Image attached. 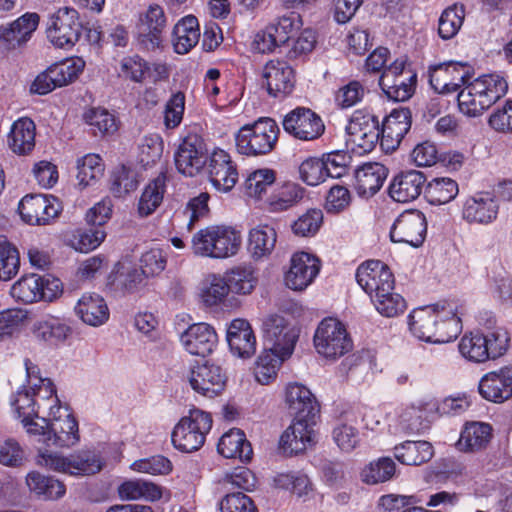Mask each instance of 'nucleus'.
I'll return each instance as SVG.
<instances>
[{"mask_svg":"<svg viewBox=\"0 0 512 512\" xmlns=\"http://www.w3.org/2000/svg\"><path fill=\"white\" fill-rule=\"evenodd\" d=\"M376 310L383 316L391 318L403 313L406 308L405 299L398 293L387 291L383 293V297H375L371 299Z\"/></svg>","mask_w":512,"mask_h":512,"instance_id":"0e129e2a","label":"nucleus"},{"mask_svg":"<svg viewBox=\"0 0 512 512\" xmlns=\"http://www.w3.org/2000/svg\"><path fill=\"white\" fill-rule=\"evenodd\" d=\"M276 241L277 233L272 226L258 225L249 233L248 250L254 259H260L271 254Z\"/></svg>","mask_w":512,"mask_h":512,"instance_id":"a19ab883","label":"nucleus"},{"mask_svg":"<svg viewBox=\"0 0 512 512\" xmlns=\"http://www.w3.org/2000/svg\"><path fill=\"white\" fill-rule=\"evenodd\" d=\"M265 346L284 356H290L295 348L299 334L281 315L273 314L263 322Z\"/></svg>","mask_w":512,"mask_h":512,"instance_id":"f3484780","label":"nucleus"},{"mask_svg":"<svg viewBox=\"0 0 512 512\" xmlns=\"http://www.w3.org/2000/svg\"><path fill=\"white\" fill-rule=\"evenodd\" d=\"M63 292V283L50 274L30 273L23 275L10 289L11 297L24 305L40 301L51 302Z\"/></svg>","mask_w":512,"mask_h":512,"instance_id":"1a4fd4ad","label":"nucleus"},{"mask_svg":"<svg viewBox=\"0 0 512 512\" xmlns=\"http://www.w3.org/2000/svg\"><path fill=\"white\" fill-rule=\"evenodd\" d=\"M412 112L408 107L393 109L381 123L380 147L385 153L395 151L411 129Z\"/></svg>","mask_w":512,"mask_h":512,"instance_id":"dca6fc26","label":"nucleus"},{"mask_svg":"<svg viewBox=\"0 0 512 512\" xmlns=\"http://www.w3.org/2000/svg\"><path fill=\"white\" fill-rule=\"evenodd\" d=\"M396 473V464L390 457H381L370 462L361 471V480L366 484L389 481Z\"/></svg>","mask_w":512,"mask_h":512,"instance_id":"3c124183","label":"nucleus"},{"mask_svg":"<svg viewBox=\"0 0 512 512\" xmlns=\"http://www.w3.org/2000/svg\"><path fill=\"white\" fill-rule=\"evenodd\" d=\"M263 83L267 93L274 98H284L292 93L295 73L290 64L283 60H270L263 68Z\"/></svg>","mask_w":512,"mask_h":512,"instance_id":"6ab92c4d","label":"nucleus"},{"mask_svg":"<svg viewBox=\"0 0 512 512\" xmlns=\"http://www.w3.org/2000/svg\"><path fill=\"white\" fill-rule=\"evenodd\" d=\"M464 85L456 100L460 111L469 117L482 115L508 91L507 81L498 74H484Z\"/></svg>","mask_w":512,"mask_h":512,"instance_id":"f03ea898","label":"nucleus"},{"mask_svg":"<svg viewBox=\"0 0 512 512\" xmlns=\"http://www.w3.org/2000/svg\"><path fill=\"white\" fill-rule=\"evenodd\" d=\"M320 260L307 252H297L290 260V269L285 274V282L288 288L295 291L306 289L319 274Z\"/></svg>","mask_w":512,"mask_h":512,"instance_id":"aec40b11","label":"nucleus"},{"mask_svg":"<svg viewBox=\"0 0 512 512\" xmlns=\"http://www.w3.org/2000/svg\"><path fill=\"white\" fill-rule=\"evenodd\" d=\"M130 468L138 473L168 475L173 470V464L163 455H154L134 461Z\"/></svg>","mask_w":512,"mask_h":512,"instance_id":"13d9d810","label":"nucleus"},{"mask_svg":"<svg viewBox=\"0 0 512 512\" xmlns=\"http://www.w3.org/2000/svg\"><path fill=\"white\" fill-rule=\"evenodd\" d=\"M300 179L309 186H316L328 177L322 157H308L299 166Z\"/></svg>","mask_w":512,"mask_h":512,"instance_id":"4d7b16f0","label":"nucleus"},{"mask_svg":"<svg viewBox=\"0 0 512 512\" xmlns=\"http://www.w3.org/2000/svg\"><path fill=\"white\" fill-rule=\"evenodd\" d=\"M492 426L484 422L466 423L456 443L459 451L476 452L483 450L492 438Z\"/></svg>","mask_w":512,"mask_h":512,"instance_id":"72a5a7b5","label":"nucleus"},{"mask_svg":"<svg viewBox=\"0 0 512 512\" xmlns=\"http://www.w3.org/2000/svg\"><path fill=\"white\" fill-rule=\"evenodd\" d=\"M186 97L184 92L172 93L164 108V125L167 129L177 128L184 116Z\"/></svg>","mask_w":512,"mask_h":512,"instance_id":"052dcab7","label":"nucleus"},{"mask_svg":"<svg viewBox=\"0 0 512 512\" xmlns=\"http://www.w3.org/2000/svg\"><path fill=\"white\" fill-rule=\"evenodd\" d=\"M465 16L463 6L456 4L446 8L440 15L438 21V35L443 40L455 37L460 30Z\"/></svg>","mask_w":512,"mask_h":512,"instance_id":"5fc2aeb1","label":"nucleus"},{"mask_svg":"<svg viewBox=\"0 0 512 512\" xmlns=\"http://www.w3.org/2000/svg\"><path fill=\"white\" fill-rule=\"evenodd\" d=\"M381 123L369 109H357L346 126L347 142L353 145V151L359 155L370 153L380 144Z\"/></svg>","mask_w":512,"mask_h":512,"instance_id":"9d476101","label":"nucleus"},{"mask_svg":"<svg viewBox=\"0 0 512 512\" xmlns=\"http://www.w3.org/2000/svg\"><path fill=\"white\" fill-rule=\"evenodd\" d=\"M509 341V334L504 328L498 327L487 334L477 330L465 334L458 344V349L467 361L484 363L505 354Z\"/></svg>","mask_w":512,"mask_h":512,"instance_id":"20e7f679","label":"nucleus"},{"mask_svg":"<svg viewBox=\"0 0 512 512\" xmlns=\"http://www.w3.org/2000/svg\"><path fill=\"white\" fill-rule=\"evenodd\" d=\"M276 181V172L273 169L264 168L253 171L244 182L245 193L249 197L262 199L269 188Z\"/></svg>","mask_w":512,"mask_h":512,"instance_id":"864d4df0","label":"nucleus"},{"mask_svg":"<svg viewBox=\"0 0 512 512\" xmlns=\"http://www.w3.org/2000/svg\"><path fill=\"white\" fill-rule=\"evenodd\" d=\"M26 377L34 394L44 392V398H50L56 395V388L54 383L49 378H42L40 376V369L30 359L26 358L24 361Z\"/></svg>","mask_w":512,"mask_h":512,"instance_id":"e2e57ef3","label":"nucleus"},{"mask_svg":"<svg viewBox=\"0 0 512 512\" xmlns=\"http://www.w3.org/2000/svg\"><path fill=\"white\" fill-rule=\"evenodd\" d=\"M209 151L204 138L189 132L181 141L174 155L176 169L184 176L197 175L208 162Z\"/></svg>","mask_w":512,"mask_h":512,"instance_id":"f8f14e48","label":"nucleus"},{"mask_svg":"<svg viewBox=\"0 0 512 512\" xmlns=\"http://www.w3.org/2000/svg\"><path fill=\"white\" fill-rule=\"evenodd\" d=\"M226 339L233 355L246 359L256 352V337L250 323L234 319L227 328Z\"/></svg>","mask_w":512,"mask_h":512,"instance_id":"cd10ccee","label":"nucleus"},{"mask_svg":"<svg viewBox=\"0 0 512 512\" xmlns=\"http://www.w3.org/2000/svg\"><path fill=\"white\" fill-rule=\"evenodd\" d=\"M323 222V213L320 209H309L291 225L295 235L300 237L314 236Z\"/></svg>","mask_w":512,"mask_h":512,"instance_id":"bf43d9fd","label":"nucleus"},{"mask_svg":"<svg viewBox=\"0 0 512 512\" xmlns=\"http://www.w3.org/2000/svg\"><path fill=\"white\" fill-rule=\"evenodd\" d=\"M479 394L487 401L503 403L512 397V366L485 374L479 381Z\"/></svg>","mask_w":512,"mask_h":512,"instance_id":"5701e85b","label":"nucleus"},{"mask_svg":"<svg viewBox=\"0 0 512 512\" xmlns=\"http://www.w3.org/2000/svg\"><path fill=\"white\" fill-rule=\"evenodd\" d=\"M83 119L96 137L112 135L118 129L115 116L104 108H90L83 114Z\"/></svg>","mask_w":512,"mask_h":512,"instance_id":"09e8293b","label":"nucleus"},{"mask_svg":"<svg viewBox=\"0 0 512 512\" xmlns=\"http://www.w3.org/2000/svg\"><path fill=\"white\" fill-rule=\"evenodd\" d=\"M105 237L106 233L103 228L87 224V227L75 230L67 244L75 251L88 253L100 246Z\"/></svg>","mask_w":512,"mask_h":512,"instance_id":"de8ad7c7","label":"nucleus"},{"mask_svg":"<svg viewBox=\"0 0 512 512\" xmlns=\"http://www.w3.org/2000/svg\"><path fill=\"white\" fill-rule=\"evenodd\" d=\"M37 13H25L15 21L0 26V44L5 49H15L25 44L37 29L39 24Z\"/></svg>","mask_w":512,"mask_h":512,"instance_id":"a878e982","label":"nucleus"},{"mask_svg":"<svg viewBox=\"0 0 512 512\" xmlns=\"http://www.w3.org/2000/svg\"><path fill=\"white\" fill-rule=\"evenodd\" d=\"M35 123L27 117L13 122L7 135V145L13 153L28 155L35 147Z\"/></svg>","mask_w":512,"mask_h":512,"instance_id":"2f4dec72","label":"nucleus"},{"mask_svg":"<svg viewBox=\"0 0 512 512\" xmlns=\"http://www.w3.org/2000/svg\"><path fill=\"white\" fill-rule=\"evenodd\" d=\"M453 71L463 70V73L459 76V81L465 84L469 79L473 77V69L470 65L464 62L448 61L432 65L429 67V83L432 89L437 92L440 86L444 82V78Z\"/></svg>","mask_w":512,"mask_h":512,"instance_id":"49530a36","label":"nucleus"},{"mask_svg":"<svg viewBox=\"0 0 512 512\" xmlns=\"http://www.w3.org/2000/svg\"><path fill=\"white\" fill-rule=\"evenodd\" d=\"M173 46L178 54H186L200 38L198 19L193 15L183 17L173 28Z\"/></svg>","mask_w":512,"mask_h":512,"instance_id":"c9c22d12","label":"nucleus"},{"mask_svg":"<svg viewBox=\"0 0 512 512\" xmlns=\"http://www.w3.org/2000/svg\"><path fill=\"white\" fill-rule=\"evenodd\" d=\"M77 184L79 190L95 185L104 175L105 164L98 154H87L77 161Z\"/></svg>","mask_w":512,"mask_h":512,"instance_id":"ea45409f","label":"nucleus"},{"mask_svg":"<svg viewBox=\"0 0 512 512\" xmlns=\"http://www.w3.org/2000/svg\"><path fill=\"white\" fill-rule=\"evenodd\" d=\"M75 312L84 323L93 327L103 325L110 316L105 299L96 293L84 294L78 300Z\"/></svg>","mask_w":512,"mask_h":512,"instance_id":"7c9ffc66","label":"nucleus"},{"mask_svg":"<svg viewBox=\"0 0 512 512\" xmlns=\"http://www.w3.org/2000/svg\"><path fill=\"white\" fill-rule=\"evenodd\" d=\"M355 278L358 285L371 299L383 297V293L392 291L395 278L390 268L380 260H367L356 270Z\"/></svg>","mask_w":512,"mask_h":512,"instance_id":"ddd939ff","label":"nucleus"},{"mask_svg":"<svg viewBox=\"0 0 512 512\" xmlns=\"http://www.w3.org/2000/svg\"><path fill=\"white\" fill-rule=\"evenodd\" d=\"M433 455L432 444L425 440H407L394 447L395 458L404 465L420 466L430 461Z\"/></svg>","mask_w":512,"mask_h":512,"instance_id":"f704fd0d","label":"nucleus"},{"mask_svg":"<svg viewBox=\"0 0 512 512\" xmlns=\"http://www.w3.org/2000/svg\"><path fill=\"white\" fill-rule=\"evenodd\" d=\"M444 313V304L435 303L414 309L408 316L411 333L419 340L431 343L435 336L436 323Z\"/></svg>","mask_w":512,"mask_h":512,"instance_id":"bb28decb","label":"nucleus"},{"mask_svg":"<svg viewBox=\"0 0 512 512\" xmlns=\"http://www.w3.org/2000/svg\"><path fill=\"white\" fill-rule=\"evenodd\" d=\"M499 205L490 192H480L466 200L463 219L469 223L488 224L498 215Z\"/></svg>","mask_w":512,"mask_h":512,"instance_id":"c85d7f7f","label":"nucleus"},{"mask_svg":"<svg viewBox=\"0 0 512 512\" xmlns=\"http://www.w3.org/2000/svg\"><path fill=\"white\" fill-rule=\"evenodd\" d=\"M212 424L210 413L198 408L191 409L189 415L182 417L172 431L171 441L174 448L183 453L199 450L204 445Z\"/></svg>","mask_w":512,"mask_h":512,"instance_id":"0eeeda50","label":"nucleus"},{"mask_svg":"<svg viewBox=\"0 0 512 512\" xmlns=\"http://www.w3.org/2000/svg\"><path fill=\"white\" fill-rule=\"evenodd\" d=\"M118 494L122 499H145L155 502L162 498L163 488L152 481L133 479L124 481L118 487Z\"/></svg>","mask_w":512,"mask_h":512,"instance_id":"58836bf2","label":"nucleus"},{"mask_svg":"<svg viewBox=\"0 0 512 512\" xmlns=\"http://www.w3.org/2000/svg\"><path fill=\"white\" fill-rule=\"evenodd\" d=\"M305 194V189L296 183H285L279 192L269 199V207L272 212H280L289 209L299 203Z\"/></svg>","mask_w":512,"mask_h":512,"instance_id":"6e6d98bb","label":"nucleus"},{"mask_svg":"<svg viewBox=\"0 0 512 512\" xmlns=\"http://www.w3.org/2000/svg\"><path fill=\"white\" fill-rule=\"evenodd\" d=\"M226 382L227 376L222 367L209 361L198 363L190 372L189 383L192 389L208 398L222 393Z\"/></svg>","mask_w":512,"mask_h":512,"instance_id":"a211bd4d","label":"nucleus"},{"mask_svg":"<svg viewBox=\"0 0 512 512\" xmlns=\"http://www.w3.org/2000/svg\"><path fill=\"white\" fill-rule=\"evenodd\" d=\"M280 134L277 122L270 117H260L242 126L235 135L237 152L245 156L266 155L275 148Z\"/></svg>","mask_w":512,"mask_h":512,"instance_id":"7ed1b4c3","label":"nucleus"},{"mask_svg":"<svg viewBox=\"0 0 512 512\" xmlns=\"http://www.w3.org/2000/svg\"><path fill=\"white\" fill-rule=\"evenodd\" d=\"M285 402L292 424L282 433L279 448L292 456L306 450L315 442L313 426L320 417V404L312 392L300 383H289L285 389Z\"/></svg>","mask_w":512,"mask_h":512,"instance_id":"f257e3e1","label":"nucleus"},{"mask_svg":"<svg viewBox=\"0 0 512 512\" xmlns=\"http://www.w3.org/2000/svg\"><path fill=\"white\" fill-rule=\"evenodd\" d=\"M138 184L136 171L124 164L116 167L111 174L110 190L117 198L124 197L136 190Z\"/></svg>","mask_w":512,"mask_h":512,"instance_id":"603ef678","label":"nucleus"},{"mask_svg":"<svg viewBox=\"0 0 512 512\" xmlns=\"http://www.w3.org/2000/svg\"><path fill=\"white\" fill-rule=\"evenodd\" d=\"M166 188V177L161 174L151 180L141 194L138 212L141 216H149L162 203Z\"/></svg>","mask_w":512,"mask_h":512,"instance_id":"c03bdc74","label":"nucleus"},{"mask_svg":"<svg viewBox=\"0 0 512 512\" xmlns=\"http://www.w3.org/2000/svg\"><path fill=\"white\" fill-rule=\"evenodd\" d=\"M356 190L361 197L374 196L383 186L388 169L381 163H367L354 172Z\"/></svg>","mask_w":512,"mask_h":512,"instance_id":"c756f323","label":"nucleus"},{"mask_svg":"<svg viewBox=\"0 0 512 512\" xmlns=\"http://www.w3.org/2000/svg\"><path fill=\"white\" fill-rule=\"evenodd\" d=\"M417 82V73L408 63L407 57L396 59L379 77L382 92L394 102H405L412 98Z\"/></svg>","mask_w":512,"mask_h":512,"instance_id":"6e6552de","label":"nucleus"},{"mask_svg":"<svg viewBox=\"0 0 512 512\" xmlns=\"http://www.w3.org/2000/svg\"><path fill=\"white\" fill-rule=\"evenodd\" d=\"M444 304V313H440V319L436 323L435 336L431 340L434 344L449 343L455 340L462 331V322L460 317L457 316L454 308H446L447 303Z\"/></svg>","mask_w":512,"mask_h":512,"instance_id":"79ce46f5","label":"nucleus"},{"mask_svg":"<svg viewBox=\"0 0 512 512\" xmlns=\"http://www.w3.org/2000/svg\"><path fill=\"white\" fill-rule=\"evenodd\" d=\"M60 206L55 205L47 196L42 194H28L18 205L21 219L29 225L43 226L60 214Z\"/></svg>","mask_w":512,"mask_h":512,"instance_id":"412c9836","label":"nucleus"},{"mask_svg":"<svg viewBox=\"0 0 512 512\" xmlns=\"http://www.w3.org/2000/svg\"><path fill=\"white\" fill-rule=\"evenodd\" d=\"M36 334L51 345H59L64 341V323L58 317L49 316L39 323Z\"/></svg>","mask_w":512,"mask_h":512,"instance_id":"69168bd1","label":"nucleus"},{"mask_svg":"<svg viewBox=\"0 0 512 512\" xmlns=\"http://www.w3.org/2000/svg\"><path fill=\"white\" fill-rule=\"evenodd\" d=\"M22 424L30 435L43 436L45 448L39 450L38 463L45 465L49 469L56 472H64V456L62 452L54 451L52 448H62L64 440L58 433L55 423H50L46 418H41L43 424L34 421L35 418H40L37 409H31L28 412H23Z\"/></svg>","mask_w":512,"mask_h":512,"instance_id":"423d86ee","label":"nucleus"},{"mask_svg":"<svg viewBox=\"0 0 512 512\" xmlns=\"http://www.w3.org/2000/svg\"><path fill=\"white\" fill-rule=\"evenodd\" d=\"M390 239L394 243L422 246L427 234V220L423 212L410 209L402 212L392 224Z\"/></svg>","mask_w":512,"mask_h":512,"instance_id":"4468645a","label":"nucleus"},{"mask_svg":"<svg viewBox=\"0 0 512 512\" xmlns=\"http://www.w3.org/2000/svg\"><path fill=\"white\" fill-rule=\"evenodd\" d=\"M282 125L286 133L303 141L318 139L325 131L321 117L310 108L301 106L287 113Z\"/></svg>","mask_w":512,"mask_h":512,"instance_id":"2eb2a0df","label":"nucleus"},{"mask_svg":"<svg viewBox=\"0 0 512 512\" xmlns=\"http://www.w3.org/2000/svg\"><path fill=\"white\" fill-rule=\"evenodd\" d=\"M426 182L427 178L421 171H401L391 180L388 194L396 202L407 203L421 195Z\"/></svg>","mask_w":512,"mask_h":512,"instance_id":"393cba45","label":"nucleus"},{"mask_svg":"<svg viewBox=\"0 0 512 512\" xmlns=\"http://www.w3.org/2000/svg\"><path fill=\"white\" fill-rule=\"evenodd\" d=\"M185 350L196 356L210 355L218 344V335L213 326L200 322L191 324L180 336Z\"/></svg>","mask_w":512,"mask_h":512,"instance_id":"4be33fe9","label":"nucleus"},{"mask_svg":"<svg viewBox=\"0 0 512 512\" xmlns=\"http://www.w3.org/2000/svg\"><path fill=\"white\" fill-rule=\"evenodd\" d=\"M26 483L32 492L45 500L58 499L64 494V484L61 481L36 471L27 475Z\"/></svg>","mask_w":512,"mask_h":512,"instance_id":"a18cd8bd","label":"nucleus"},{"mask_svg":"<svg viewBox=\"0 0 512 512\" xmlns=\"http://www.w3.org/2000/svg\"><path fill=\"white\" fill-rule=\"evenodd\" d=\"M241 233L225 226H209L198 231L192 238L196 255L222 259L235 255L241 246Z\"/></svg>","mask_w":512,"mask_h":512,"instance_id":"39448f33","label":"nucleus"},{"mask_svg":"<svg viewBox=\"0 0 512 512\" xmlns=\"http://www.w3.org/2000/svg\"><path fill=\"white\" fill-rule=\"evenodd\" d=\"M288 357L265 346L255 362L254 376L256 381L262 385H268L275 381L281 364Z\"/></svg>","mask_w":512,"mask_h":512,"instance_id":"4c0bfd02","label":"nucleus"},{"mask_svg":"<svg viewBox=\"0 0 512 512\" xmlns=\"http://www.w3.org/2000/svg\"><path fill=\"white\" fill-rule=\"evenodd\" d=\"M221 512H257L254 501L242 491L226 494L219 502Z\"/></svg>","mask_w":512,"mask_h":512,"instance_id":"338daca9","label":"nucleus"},{"mask_svg":"<svg viewBox=\"0 0 512 512\" xmlns=\"http://www.w3.org/2000/svg\"><path fill=\"white\" fill-rule=\"evenodd\" d=\"M166 28V16L159 5H150L146 12L140 15L136 29L150 32H163Z\"/></svg>","mask_w":512,"mask_h":512,"instance_id":"774afa93","label":"nucleus"},{"mask_svg":"<svg viewBox=\"0 0 512 512\" xmlns=\"http://www.w3.org/2000/svg\"><path fill=\"white\" fill-rule=\"evenodd\" d=\"M229 292L234 294H249L255 288L257 279L251 267L236 266L224 274Z\"/></svg>","mask_w":512,"mask_h":512,"instance_id":"8fccbe9b","label":"nucleus"},{"mask_svg":"<svg viewBox=\"0 0 512 512\" xmlns=\"http://www.w3.org/2000/svg\"><path fill=\"white\" fill-rule=\"evenodd\" d=\"M459 192L458 183L448 177L434 178L424 190L425 199L432 205H442L452 201Z\"/></svg>","mask_w":512,"mask_h":512,"instance_id":"37998d69","label":"nucleus"},{"mask_svg":"<svg viewBox=\"0 0 512 512\" xmlns=\"http://www.w3.org/2000/svg\"><path fill=\"white\" fill-rule=\"evenodd\" d=\"M219 454L228 459H239L247 463L252 459L253 449L251 443L246 439L245 433L233 428L223 434L217 444Z\"/></svg>","mask_w":512,"mask_h":512,"instance_id":"473e14b6","label":"nucleus"},{"mask_svg":"<svg viewBox=\"0 0 512 512\" xmlns=\"http://www.w3.org/2000/svg\"><path fill=\"white\" fill-rule=\"evenodd\" d=\"M20 269V256L17 248L7 243L0 245V281L11 280Z\"/></svg>","mask_w":512,"mask_h":512,"instance_id":"680f3d73","label":"nucleus"},{"mask_svg":"<svg viewBox=\"0 0 512 512\" xmlns=\"http://www.w3.org/2000/svg\"><path fill=\"white\" fill-rule=\"evenodd\" d=\"M104 466V459L94 450H81L66 457V473L71 475H95Z\"/></svg>","mask_w":512,"mask_h":512,"instance_id":"e433bc0d","label":"nucleus"},{"mask_svg":"<svg viewBox=\"0 0 512 512\" xmlns=\"http://www.w3.org/2000/svg\"><path fill=\"white\" fill-rule=\"evenodd\" d=\"M314 347L323 357L335 360L352 349V341L342 322L336 318H324L318 325L314 337Z\"/></svg>","mask_w":512,"mask_h":512,"instance_id":"9b49d317","label":"nucleus"},{"mask_svg":"<svg viewBox=\"0 0 512 512\" xmlns=\"http://www.w3.org/2000/svg\"><path fill=\"white\" fill-rule=\"evenodd\" d=\"M143 284L142 272L137 267L118 261L106 278L105 289L117 297L135 293Z\"/></svg>","mask_w":512,"mask_h":512,"instance_id":"b1692460","label":"nucleus"}]
</instances>
